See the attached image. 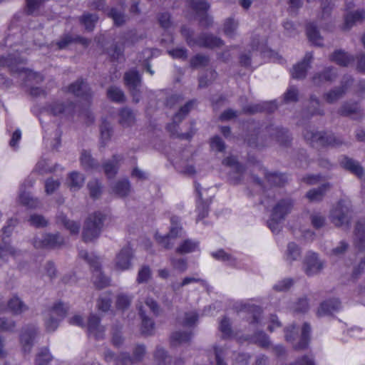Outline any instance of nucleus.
Here are the masks:
<instances>
[{"label":"nucleus","instance_id":"6","mask_svg":"<svg viewBox=\"0 0 365 365\" xmlns=\"http://www.w3.org/2000/svg\"><path fill=\"white\" fill-rule=\"evenodd\" d=\"M351 214L350 202L348 200H341L331 209L329 219L336 226L340 227L349 222Z\"/></svg>","mask_w":365,"mask_h":365},{"label":"nucleus","instance_id":"12","mask_svg":"<svg viewBox=\"0 0 365 365\" xmlns=\"http://www.w3.org/2000/svg\"><path fill=\"white\" fill-rule=\"evenodd\" d=\"M303 268L309 276L317 274L324 268V262L321 261L316 253L308 252L304 259Z\"/></svg>","mask_w":365,"mask_h":365},{"label":"nucleus","instance_id":"48","mask_svg":"<svg viewBox=\"0 0 365 365\" xmlns=\"http://www.w3.org/2000/svg\"><path fill=\"white\" fill-rule=\"evenodd\" d=\"M111 305L110 294L105 293L100 297L97 302L98 309L102 312H107L109 310Z\"/></svg>","mask_w":365,"mask_h":365},{"label":"nucleus","instance_id":"61","mask_svg":"<svg viewBox=\"0 0 365 365\" xmlns=\"http://www.w3.org/2000/svg\"><path fill=\"white\" fill-rule=\"evenodd\" d=\"M292 309L296 313H304L309 309V303L306 298H300L293 305Z\"/></svg>","mask_w":365,"mask_h":365},{"label":"nucleus","instance_id":"26","mask_svg":"<svg viewBox=\"0 0 365 365\" xmlns=\"http://www.w3.org/2000/svg\"><path fill=\"white\" fill-rule=\"evenodd\" d=\"M135 116L133 112L125 108L119 113V123L124 128L132 126L135 123Z\"/></svg>","mask_w":365,"mask_h":365},{"label":"nucleus","instance_id":"8","mask_svg":"<svg viewBox=\"0 0 365 365\" xmlns=\"http://www.w3.org/2000/svg\"><path fill=\"white\" fill-rule=\"evenodd\" d=\"M181 33L182 36L185 37L187 44L190 46L197 45L199 46L214 48L219 47L222 44V41L220 38L211 35L203 34L196 40L192 39L191 38L192 31L185 26L182 28Z\"/></svg>","mask_w":365,"mask_h":365},{"label":"nucleus","instance_id":"43","mask_svg":"<svg viewBox=\"0 0 365 365\" xmlns=\"http://www.w3.org/2000/svg\"><path fill=\"white\" fill-rule=\"evenodd\" d=\"M267 181L272 185L281 186L284 184L285 178L283 175L277 173H267L265 170H262Z\"/></svg>","mask_w":365,"mask_h":365},{"label":"nucleus","instance_id":"11","mask_svg":"<svg viewBox=\"0 0 365 365\" xmlns=\"http://www.w3.org/2000/svg\"><path fill=\"white\" fill-rule=\"evenodd\" d=\"M64 240L58 234H42L36 236L33 241L36 248H56L61 246Z\"/></svg>","mask_w":365,"mask_h":365},{"label":"nucleus","instance_id":"47","mask_svg":"<svg viewBox=\"0 0 365 365\" xmlns=\"http://www.w3.org/2000/svg\"><path fill=\"white\" fill-rule=\"evenodd\" d=\"M15 255L14 249L10 245L4 242V246L0 245V264L9 260V257Z\"/></svg>","mask_w":365,"mask_h":365},{"label":"nucleus","instance_id":"44","mask_svg":"<svg viewBox=\"0 0 365 365\" xmlns=\"http://www.w3.org/2000/svg\"><path fill=\"white\" fill-rule=\"evenodd\" d=\"M194 101H189L182 107L180 108V110L174 115L173 123H179L187 115L190 110L192 108Z\"/></svg>","mask_w":365,"mask_h":365},{"label":"nucleus","instance_id":"4","mask_svg":"<svg viewBox=\"0 0 365 365\" xmlns=\"http://www.w3.org/2000/svg\"><path fill=\"white\" fill-rule=\"evenodd\" d=\"M292 202L289 199L279 201L273 207L271 218L268 221V226L273 232L280 230V222L291 212Z\"/></svg>","mask_w":365,"mask_h":365},{"label":"nucleus","instance_id":"1","mask_svg":"<svg viewBox=\"0 0 365 365\" xmlns=\"http://www.w3.org/2000/svg\"><path fill=\"white\" fill-rule=\"evenodd\" d=\"M24 59L16 57V54H10L7 58H0V66H7L11 73L16 74L28 86L31 87V94L38 96L44 94V91L38 87H34L33 83L43 81V76L24 66Z\"/></svg>","mask_w":365,"mask_h":365},{"label":"nucleus","instance_id":"60","mask_svg":"<svg viewBox=\"0 0 365 365\" xmlns=\"http://www.w3.org/2000/svg\"><path fill=\"white\" fill-rule=\"evenodd\" d=\"M51 357L48 351L45 349L38 353L35 359V365H46Z\"/></svg>","mask_w":365,"mask_h":365},{"label":"nucleus","instance_id":"56","mask_svg":"<svg viewBox=\"0 0 365 365\" xmlns=\"http://www.w3.org/2000/svg\"><path fill=\"white\" fill-rule=\"evenodd\" d=\"M222 163L232 168L237 174H242L244 171L243 167L237 163L236 158L233 156L226 158L223 160Z\"/></svg>","mask_w":365,"mask_h":365},{"label":"nucleus","instance_id":"34","mask_svg":"<svg viewBox=\"0 0 365 365\" xmlns=\"http://www.w3.org/2000/svg\"><path fill=\"white\" fill-rule=\"evenodd\" d=\"M198 249V242L190 239L184 240L176 249L179 254H187Z\"/></svg>","mask_w":365,"mask_h":365},{"label":"nucleus","instance_id":"21","mask_svg":"<svg viewBox=\"0 0 365 365\" xmlns=\"http://www.w3.org/2000/svg\"><path fill=\"white\" fill-rule=\"evenodd\" d=\"M364 17L365 12L363 10H357L354 12L348 13L344 18L343 29H350L355 24L361 22Z\"/></svg>","mask_w":365,"mask_h":365},{"label":"nucleus","instance_id":"46","mask_svg":"<svg viewBox=\"0 0 365 365\" xmlns=\"http://www.w3.org/2000/svg\"><path fill=\"white\" fill-rule=\"evenodd\" d=\"M151 277L152 272L150 268L147 265H144L138 270L136 282L138 284L145 283L149 281Z\"/></svg>","mask_w":365,"mask_h":365},{"label":"nucleus","instance_id":"22","mask_svg":"<svg viewBox=\"0 0 365 365\" xmlns=\"http://www.w3.org/2000/svg\"><path fill=\"white\" fill-rule=\"evenodd\" d=\"M123 157L120 155H114L110 160L103 164V170L108 178H113L118 171V166L122 161Z\"/></svg>","mask_w":365,"mask_h":365},{"label":"nucleus","instance_id":"49","mask_svg":"<svg viewBox=\"0 0 365 365\" xmlns=\"http://www.w3.org/2000/svg\"><path fill=\"white\" fill-rule=\"evenodd\" d=\"M266 106H268L269 108H267L264 106H262L261 105H255V106H250L248 107H245L243 108V110L245 113H250L259 112L263 110H267L269 112H272L277 108V106L274 103H266Z\"/></svg>","mask_w":365,"mask_h":365},{"label":"nucleus","instance_id":"57","mask_svg":"<svg viewBox=\"0 0 365 365\" xmlns=\"http://www.w3.org/2000/svg\"><path fill=\"white\" fill-rule=\"evenodd\" d=\"M132 300V296L125 294H118L116 299V306L118 309H124L130 306Z\"/></svg>","mask_w":365,"mask_h":365},{"label":"nucleus","instance_id":"37","mask_svg":"<svg viewBox=\"0 0 365 365\" xmlns=\"http://www.w3.org/2000/svg\"><path fill=\"white\" fill-rule=\"evenodd\" d=\"M301 251L299 247L294 242H290L287 245L285 254V259L287 262H292L300 257Z\"/></svg>","mask_w":365,"mask_h":365},{"label":"nucleus","instance_id":"59","mask_svg":"<svg viewBox=\"0 0 365 365\" xmlns=\"http://www.w3.org/2000/svg\"><path fill=\"white\" fill-rule=\"evenodd\" d=\"M251 341L253 343L257 344L259 346L262 347H267L269 345V339L267 336L263 332H259L255 334L251 338Z\"/></svg>","mask_w":365,"mask_h":365},{"label":"nucleus","instance_id":"27","mask_svg":"<svg viewBox=\"0 0 365 365\" xmlns=\"http://www.w3.org/2000/svg\"><path fill=\"white\" fill-rule=\"evenodd\" d=\"M80 161L81 166L85 170H98L99 168V165L98 163L92 158L91 154L86 150H83L81 153L80 157Z\"/></svg>","mask_w":365,"mask_h":365},{"label":"nucleus","instance_id":"16","mask_svg":"<svg viewBox=\"0 0 365 365\" xmlns=\"http://www.w3.org/2000/svg\"><path fill=\"white\" fill-rule=\"evenodd\" d=\"M124 81L125 85L130 90L133 100L138 103L139 96L138 95V88L140 86L141 78L137 71H130L125 73Z\"/></svg>","mask_w":365,"mask_h":365},{"label":"nucleus","instance_id":"62","mask_svg":"<svg viewBox=\"0 0 365 365\" xmlns=\"http://www.w3.org/2000/svg\"><path fill=\"white\" fill-rule=\"evenodd\" d=\"M109 16L113 19L115 25L120 26L125 21V16L123 12L116 9H112Z\"/></svg>","mask_w":365,"mask_h":365},{"label":"nucleus","instance_id":"7","mask_svg":"<svg viewBox=\"0 0 365 365\" xmlns=\"http://www.w3.org/2000/svg\"><path fill=\"white\" fill-rule=\"evenodd\" d=\"M68 309L67 305L58 302L46 312L44 324L47 331L52 332L58 328L59 322L66 317Z\"/></svg>","mask_w":365,"mask_h":365},{"label":"nucleus","instance_id":"55","mask_svg":"<svg viewBox=\"0 0 365 365\" xmlns=\"http://www.w3.org/2000/svg\"><path fill=\"white\" fill-rule=\"evenodd\" d=\"M212 256L217 259L222 260L224 262H227V263L230 265H232V266L235 265V259L233 258L231 255L226 253L222 250H220L215 252H212Z\"/></svg>","mask_w":365,"mask_h":365},{"label":"nucleus","instance_id":"33","mask_svg":"<svg viewBox=\"0 0 365 365\" xmlns=\"http://www.w3.org/2000/svg\"><path fill=\"white\" fill-rule=\"evenodd\" d=\"M84 177L78 172H72L68 176V186L71 190H77L81 188L84 182Z\"/></svg>","mask_w":365,"mask_h":365},{"label":"nucleus","instance_id":"36","mask_svg":"<svg viewBox=\"0 0 365 365\" xmlns=\"http://www.w3.org/2000/svg\"><path fill=\"white\" fill-rule=\"evenodd\" d=\"M104 357L106 361H110L113 359H114L115 365H129L132 364V359L126 354H122L118 358H114L113 354L110 351H107L105 353Z\"/></svg>","mask_w":365,"mask_h":365},{"label":"nucleus","instance_id":"40","mask_svg":"<svg viewBox=\"0 0 365 365\" xmlns=\"http://www.w3.org/2000/svg\"><path fill=\"white\" fill-rule=\"evenodd\" d=\"M19 201L21 204L30 208L36 207L38 205L37 199L31 197L29 192L23 191L22 187L21 188V192L19 196Z\"/></svg>","mask_w":365,"mask_h":365},{"label":"nucleus","instance_id":"2","mask_svg":"<svg viewBox=\"0 0 365 365\" xmlns=\"http://www.w3.org/2000/svg\"><path fill=\"white\" fill-rule=\"evenodd\" d=\"M79 256L89 264L93 273L92 282L97 289H103L110 284V278L101 272L98 257L93 253L89 254L85 250L80 251Z\"/></svg>","mask_w":365,"mask_h":365},{"label":"nucleus","instance_id":"13","mask_svg":"<svg viewBox=\"0 0 365 365\" xmlns=\"http://www.w3.org/2000/svg\"><path fill=\"white\" fill-rule=\"evenodd\" d=\"M68 91L74 96L81 98L86 105H88L91 99V88L88 85L82 80H78L68 87Z\"/></svg>","mask_w":365,"mask_h":365},{"label":"nucleus","instance_id":"58","mask_svg":"<svg viewBox=\"0 0 365 365\" xmlns=\"http://www.w3.org/2000/svg\"><path fill=\"white\" fill-rule=\"evenodd\" d=\"M209 61L207 56L198 54L191 59L190 64L193 68L205 67L208 64Z\"/></svg>","mask_w":365,"mask_h":365},{"label":"nucleus","instance_id":"54","mask_svg":"<svg viewBox=\"0 0 365 365\" xmlns=\"http://www.w3.org/2000/svg\"><path fill=\"white\" fill-rule=\"evenodd\" d=\"M242 310H245L252 314V320L251 323H259V317L261 314V310L258 307L255 305L245 304L243 305Z\"/></svg>","mask_w":365,"mask_h":365},{"label":"nucleus","instance_id":"18","mask_svg":"<svg viewBox=\"0 0 365 365\" xmlns=\"http://www.w3.org/2000/svg\"><path fill=\"white\" fill-rule=\"evenodd\" d=\"M8 309L14 314L19 315L28 310V306L17 296L12 297L7 302V307H1L0 312Z\"/></svg>","mask_w":365,"mask_h":365},{"label":"nucleus","instance_id":"38","mask_svg":"<svg viewBox=\"0 0 365 365\" xmlns=\"http://www.w3.org/2000/svg\"><path fill=\"white\" fill-rule=\"evenodd\" d=\"M58 222L63 224L72 234H77L79 232L80 225L76 222L70 221L62 213L57 216Z\"/></svg>","mask_w":365,"mask_h":365},{"label":"nucleus","instance_id":"24","mask_svg":"<svg viewBox=\"0 0 365 365\" xmlns=\"http://www.w3.org/2000/svg\"><path fill=\"white\" fill-rule=\"evenodd\" d=\"M111 190L113 193L119 197H125L130 192V185L127 179L118 180L111 185Z\"/></svg>","mask_w":365,"mask_h":365},{"label":"nucleus","instance_id":"20","mask_svg":"<svg viewBox=\"0 0 365 365\" xmlns=\"http://www.w3.org/2000/svg\"><path fill=\"white\" fill-rule=\"evenodd\" d=\"M87 329L89 334L93 335L97 339L103 337L105 331L104 327L100 324L99 318L95 314H91L89 317Z\"/></svg>","mask_w":365,"mask_h":365},{"label":"nucleus","instance_id":"5","mask_svg":"<svg viewBox=\"0 0 365 365\" xmlns=\"http://www.w3.org/2000/svg\"><path fill=\"white\" fill-rule=\"evenodd\" d=\"M304 139L313 147L325 145L338 146L342 143L340 138H336L331 133L314 132L306 130L304 132Z\"/></svg>","mask_w":365,"mask_h":365},{"label":"nucleus","instance_id":"42","mask_svg":"<svg viewBox=\"0 0 365 365\" xmlns=\"http://www.w3.org/2000/svg\"><path fill=\"white\" fill-rule=\"evenodd\" d=\"M346 87L342 86L324 94V99L329 103L336 101L345 93Z\"/></svg>","mask_w":365,"mask_h":365},{"label":"nucleus","instance_id":"28","mask_svg":"<svg viewBox=\"0 0 365 365\" xmlns=\"http://www.w3.org/2000/svg\"><path fill=\"white\" fill-rule=\"evenodd\" d=\"M329 184L325 183L322 186L310 190L307 193V197L312 202L319 201L324 197L325 192L329 189Z\"/></svg>","mask_w":365,"mask_h":365},{"label":"nucleus","instance_id":"3","mask_svg":"<svg viewBox=\"0 0 365 365\" xmlns=\"http://www.w3.org/2000/svg\"><path fill=\"white\" fill-rule=\"evenodd\" d=\"M104 219L105 216L101 212H95L88 217L83 230L84 242H91L99 237Z\"/></svg>","mask_w":365,"mask_h":365},{"label":"nucleus","instance_id":"31","mask_svg":"<svg viewBox=\"0 0 365 365\" xmlns=\"http://www.w3.org/2000/svg\"><path fill=\"white\" fill-rule=\"evenodd\" d=\"M339 113L343 115H349L355 119L361 116V110L358 105L356 103L344 104L341 106Z\"/></svg>","mask_w":365,"mask_h":365},{"label":"nucleus","instance_id":"64","mask_svg":"<svg viewBox=\"0 0 365 365\" xmlns=\"http://www.w3.org/2000/svg\"><path fill=\"white\" fill-rule=\"evenodd\" d=\"M60 186V182L53 178L48 179L45 182V190L47 194H52Z\"/></svg>","mask_w":365,"mask_h":365},{"label":"nucleus","instance_id":"25","mask_svg":"<svg viewBox=\"0 0 365 365\" xmlns=\"http://www.w3.org/2000/svg\"><path fill=\"white\" fill-rule=\"evenodd\" d=\"M330 60L339 66H347L353 62L354 58L344 51L337 50L331 56Z\"/></svg>","mask_w":365,"mask_h":365},{"label":"nucleus","instance_id":"19","mask_svg":"<svg viewBox=\"0 0 365 365\" xmlns=\"http://www.w3.org/2000/svg\"><path fill=\"white\" fill-rule=\"evenodd\" d=\"M341 308V303L337 299H331L324 301L320 304L317 311V315L319 317L331 314L337 312Z\"/></svg>","mask_w":365,"mask_h":365},{"label":"nucleus","instance_id":"14","mask_svg":"<svg viewBox=\"0 0 365 365\" xmlns=\"http://www.w3.org/2000/svg\"><path fill=\"white\" fill-rule=\"evenodd\" d=\"M190 8L197 14L202 16L200 19L201 25L209 26L212 23V19L206 14L210 6L204 0H192L189 3Z\"/></svg>","mask_w":365,"mask_h":365},{"label":"nucleus","instance_id":"10","mask_svg":"<svg viewBox=\"0 0 365 365\" xmlns=\"http://www.w3.org/2000/svg\"><path fill=\"white\" fill-rule=\"evenodd\" d=\"M133 250L127 246L122 248L117 253L113 264V269L117 272H124L132 267Z\"/></svg>","mask_w":365,"mask_h":365},{"label":"nucleus","instance_id":"63","mask_svg":"<svg viewBox=\"0 0 365 365\" xmlns=\"http://www.w3.org/2000/svg\"><path fill=\"white\" fill-rule=\"evenodd\" d=\"M220 330L224 338L230 337L232 334L230 324L227 318H224L220 323Z\"/></svg>","mask_w":365,"mask_h":365},{"label":"nucleus","instance_id":"41","mask_svg":"<svg viewBox=\"0 0 365 365\" xmlns=\"http://www.w3.org/2000/svg\"><path fill=\"white\" fill-rule=\"evenodd\" d=\"M139 312L142 318V332L147 335L152 334L154 329L153 322L145 316L141 307H139Z\"/></svg>","mask_w":365,"mask_h":365},{"label":"nucleus","instance_id":"51","mask_svg":"<svg viewBox=\"0 0 365 365\" xmlns=\"http://www.w3.org/2000/svg\"><path fill=\"white\" fill-rule=\"evenodd\" d=\"M101 138L103 141L110 139L112 133V128L109 122L103 119L100 125Z\"/></svg>","mask_w":365,"mask_h":365},{"label":"nucleus","instance_id":"15","mask_svg":"<svg viewBox=\"0 0 365 365\" xmlns=\"http://www.w3.org/2000/svg\"><path fill=\"white\" fill-rule=\"evenodd\" d=\"M38 334L35 326L31 325L24 328L20 336V342L24 353H30L33 346V341Z\"/></svg>","mask_w":365,"mask_h":365},{"label":"nucleus","instance_id":"29","mask_svg":"<svg viewBox=\"0 0 365 365\" xmlns=\"http://www.w3.org/2000/svg\"><path fill=\"white\" fill-rule=\"evenodd\" d=\"M335 77L336 73L333 71V68H327L324 73H318L313 77V83L317 86H319L324 82L332 81Z\"/></svg>","mask_w":365,"mask_h":365},{"label":"nucleus","instance_id":"50","mask_svg":"<svg viewBox=\"0 0 365 365\" xmlns=\"http://www.w3.org/2000/svg\"><path fill=\"white\" fill-rule=\"evenodd\" d=\"M97 21L98 16L96 15L89 14H84L81 19V24H83L86 29L88 31L93 30Z\"/></svg>","mask_w":365,"mask_h":365},{"label":"nucleus","instance_id":"45","mask_svg":"<svg viewBox=\"0 0 365 365\" xmlns=\"http://www.w3.org/2000/svg\"><path fill=\"white\" fill-rule=\"evenodd\" d=\"M108 97L115 102H123L125 100L123 92L117 87L111 86L107 91Z\"/></svg>","mask_w":365,"mask_h":365},{"label":"nucleus","instance_id":"9","mask_svg":"<svg viewBox=\"0 0 365 365\" xmlns=\"http://www.w3.org/2000/svg\"><path fill=\"white\" fill-rule=\"evenodd\" d=\"M180 219L176 216H173L170 218L171 227L168 234L161 236L158 233L155 235L156 240L164 247L168 249L173 247V242L172 240L178 237H180L182 234V228L179 225Z\"/></svg>","mask_w":365,"mask_h":365},{"label":"nucleus","instance_id":"35","mask_svg":"<svg viewBox=\"0 0 365 365\" xmlns=\"http://www.w3.org/2000/svg\"><path fill=\"white\" fill-rule=\"evenodd\" d=\"M73 110L74 106L71 103L65 106L61 103H54L51 106V111L55 115L60 114L69 115L73 113Z\"/></svg>","mask_w":365,"mask_h":365},{"label":"nucleus","instance_id":"17","mask_svg":"<svg viewBox=\"0 0 365 365\" xmlns=\"http://www.w3.org/2000/svg\"><path fill=\"white\" fill-rule=\"evenodd\" d=\"M312 58L313 56L311 53H306L302 61L293 67V69L291 71L292 78L296 79L304 78L306 76L307 71L310 66Z\"/></svg>","mask_w":365,"mask_h":365},{"label":"nucleus","instance_id":"52","mask_svg":"<svg viewBox=\"0 0 365 365\" xmlns=\"http://www.w3.org/2000/svg\"><path fill=\"white\" fill-rule=\"evenodd\" d=\"M191 334L188 332H175L171 336V342L173 345L187 342L190 340Z\"/></svg>","mask_w":365,"mask_h":365},{"label":"nucleus","instance_id":"23","mask_svg":"<svg viewBox=\"0 0 365 365\" xmlns=\"http://www.w3.org/2000/svg\"><path fill=\"white\" fill-rule=\"evenodd\" d=\"M354 245L359 250L365 248V225L362 222H358L356 225L354 231Z\"/></svg>","mask_w":365,"mask_h":365},{"label":"nucleus","instance_id":"39","mask_svg":"<svg viewBox=\"0 0 365 365\" xmlns=\"http://www.w3.org/2000/svg\"><path fill=\"white\" fill-rule=\"evenodd\" d=\"M307 34L310 41L317 46L322 45V38L313 24H309L307 27Z\"/></svg>","mask_w":365,"mask_h":365},{"label":"nucleus","instance_id":"32","mask_svg":"<svg viewBox=\"0 0 365 365\" xmlns=\"http://www.w3.org/2000/svg\"><path fill=\"white\" fill-rule=\"evenodd\" d=\"M341 163L344 168L350 170L356 175L359 177L362 175L363 168L358 162L348 158H344Z\"/></svg>","mask_w":365,"mask_h":365},{"label":"nucleus","instance_id":"30","mask_svg":"<svg viewBox=\"0 0 365 365\" xmlns=\"http://www.w3.org/2000/svg\"><path fill=\"white\" fill-rule=\"evenodd\" d=\"M311 332L310 325L307 323H304L302 328V334L300 336V341L299 343L294 344L295 349H305L309 343V334Z\"/></svg>","mask_w":365,"mask_h":365},{"label":"nucleus","instance_id":"53","mask_svg":"<svg viewBox=\"0 0 365 365\" xmlns=\"http://www.w3.org/2000/svg\"><path fill=\"white\" fill-rule=\"evenodd\" d=\"M238 22L233 19H227L224 24V32L228 36H233L236 34Z\"/></svg>","mask_w":365,"mask_h":365}]
</instances>
